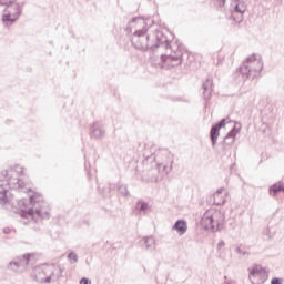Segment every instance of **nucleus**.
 I'll list each match as a JSON object with an SVG mask.
<instances>
[{
    "instance_id": "nucleus-27",
    "label": "nucleus",
    "mask_w": 284,
    "mask_h": 284,
    "mask_svg": "<svg viewBox=\"0 0 284 284\" xmlns=\"http://www.w3.org/2000/svg\"><path fill=\"white\" fill-rule=\"evenodd\" d=\"M68 258H69V261H73V263H78L79 262V256L74 252L69 253L68 254Z\"/></svg>"
},
{
    "instance_id": "nucleus-31",
    "label": "nucleus",
    "mask_w": 284,
    "mask_h": 284,
    "mask_svg": "<svg viewBox=\"0 0 284 284\" xmlns=\"http://www.w3.org/2000/svg\"><path fill=\"white\" fill-rule=\"evenodd\" d=\"M223 247H225V241L221 240V241L217 243V250H223Z\"/></svg>"
},
{
    "instance_id": "nucleus-23",
    "label": "nucleus",
    "mask_w": 284,
    "mask_h": 284,
    "mask_svg": "<svg viewBox=\"0 0 284 284\" xmlns=\"http://www.w3.org/2000/svg\"><path fill=\"white\" fill-rule=\"evenodd\" d=\"M262 234H263V236H265L267 239V241H271V239H273L275 236V233L272 232V229H270V226L264 229Z\"/></svg>"
},
{
    "instance_id": "nucleus-17",
    "label": "nucleus",
    "mask_w": 284,
    "mask_h": 284,
    "mask_svg": "<svg viewBox=\"0 0 284 284\" xmlns=\"http://www.w3.org/2000/svg\"><path fill=\"white\" fill-rule=\"evenodd\" d=\"M89 134L91 139H103V136H105V129L103 128V124H101V122H94L90 126Z\"/></svg>"
},
{
    "instance_id": "nucleus-36",
    "label": "nucleus",
    "mask_w": 284,
    "mask_h": 284,
    "mask_svg": "<svg viewBox=\"0 0 284 284\" xmlns=\"http://www.w3.org/2000/svg\"><path fill=\"white\" fill-rule=\"evenodd\" d=\"M9 1H14V3H17V0H9Z\"/></svg>"
},
{
    "instance_id": "nucleus-20",
    "label": "nucleus",
    "mask_w": 284,
    "mask_h": 284,
    "mask_svg": "<svg viewBox=\"0 0 284 284\" xmlns=\"http://www.w3.org/2000/svg\"><path fill=\"white\" fill-rule=\"evenodd\" d=\"M172 230H175L180 236H183L187 232V222L185 220H178Z\"/></svg>"
},
{
    "instance_id": "nucleus-33",
    "label": "nucleus",
    "mask_w": 284,
    "mask_h": 284,
    "mask_svg": "<svg viewBox=\"0 0 284 284\" xmlns=\"http://www.w3.org/2000/svg\"><path fill=\"white\" fill-rule=\"evenodd\" d=\"M7 3H10V0H0V6H7Z\"/></svg>"
},
{
    "instance_id": "nucleus-32",
    "label": "nucleus",
    "mask_w": 284,
    "mask_h": 284,
    "mask_svg": "<svg viewBox=\"0 0 284 284\" xmlns=\"http://www.w3.org/2000/svg\"><path fill=\"white\" fill-rule=\"evenodd\" d=\"M29 201H30L31 205H37V200L34 196H30Z\"/></svg>"
},
{
    "instance_id": "nucleus-5",
    "label": "nucleus",
    "mask_w": 284,
    "mask_h": 284,
    "mask_svg": "<svg viewBox=\"0 0 284 284\" xmlns=\"http://www.w3.org/2000/svg\"><path fill=\"white\" fill-rule=\"evenodd\" d=\"M4 6L6 8L3 9L1 16L3 26H12L13 23H17L21 17V12H23V6H26V2L19 4L18 2L9 1V3Z\"/></svg>"
},
{
    "instance_id": "nucleus-3",
    "label": "nucleus",
    "mask_w": 284,
    "mask_h": 284,
    "mask_svg": "<svg viewBox=\"0 0 284 284\" xmlns=\"http://www.w3.org/2000/svg\"><path fill=\"white\" fill-rule=\"evenodd\" d=\"M1 176L4 180H0V205H8L12 199H10V191L6 189V185L13 187L14 190H23L26 182L21 179H12L8 176V170L1 172Z\"/></svg>"
},
{
    "instance_id": "nucleus-28",
    "label": "nucleus",
    "mask_w": 284,
    "mask_h": 284,
    "mask_svg": "<svg viewBox=\"0 0 284 284\" xmlns=\"http://www.w3.org/2000/svg\"><path fill=\"white\" fill-rule=\"evenodd\" d=\"M110 192H111L110 187L100 190V194H102V196H104V199L110 197Z\"/></svg>"
},
{
    "instance_id": "nucleus-22",
    "label": "nucleus",
    "mask_w": 284,
    "mask_h": 284,
    "mask_svg": "<svg viewBox=\"0 0 284 284\" xmlns=\"http://www.w3.org/2000/svg\"><path fill=\"white\" fill-rule=\"evenodd\" d=\"M142 243L145 247V250L152 251L154 250L155 245H156V241L154 240L153 236H146L142 240Z\"/></svg>"
},
{
    "instance_id": "nucleus-11",
    "label": "nucleus",
    "mask_w": 284,
    "mask_h": 284,
    "mask_svg": "<svg viewBox=\"0 0 284 284\" xmlns=\"http://www.w3.org/2000/svg\"><path fill=\"white\" fill-rule=\"evenodd\" d=\"M248 278L252 284H265L268 278L267 271L261 265H255L251 270Z\"/></svg>"
},
{
    "instance_id": "nucleus-15",
    "label": "nucleus",
    "mask_w": 284,
    "mask_h": 284,
    "mask_svg": "<svg viewBox=\"0 0 284 284\" xmlns=\"http://www.w3.org/2000/svg\"><path fill=\"white\" fill-rule=\"evenodd\" d=\"M236 134H239V128H236V125H234L229 133L224 136L223 140V150H230V148H232V145L235 143L236 141Z\"/></svg>"
},
{
    "instance_id": "nucleus-8",
    "label": "nucleus",
    "mask_w": 284,
    "mask_h": 284,
    "mask_svg": "<svg viewBox=\"0 0 284 284\" xmlns=\"http://www.w3.org/2000/svg\"><path fill=\"white\" fill-rule=\"evenodd\" d=\"M151 63L154 68H165V63L171 68H176L183 63V52L178 51L174 54H161V57H151Z\"/></svg>"
},
{
    "instance_id": "nucleus-29",
    "label": "nucleus",
    "mask_w": 284,
    "mask_h": 284,
    "mask_svg": "<svg viewBox=\"0 0 284 284\" xmlns=\"http://www.w3.org/2000/svg\"><path fill=\"white\" fill-rule=\"evenodd\" d=\"M271 284H283V280H281L278 277H273L271 281Z\"/></svg>"
},
{
    "instance_id": "nucleus-25",
    "label": "nucleus",
    "mask_w": 284,
    "mask_h": 284,
    "mask_svg": "<svg viewBox=\"0 0 284 284\" xmlns=\"http://www.w3.org/2000/svg\"><path fill=\"white\" fill-rule=\"evenodd\" d=\"M149 205H148V202H143V201H138L136 203V209L140 211V212H146Z\"/></svg>"
},
{
    "instance_id": "nucleus-26",
    "label": "nucleus",
    "mask_w": 284,
    "mask_h": 284,
    "mask_svg": "<svg viewBox=\"0 0 284 284\" xmlns=\"http://www.w3.org/2000/svg\"><path fill=\"white\" fill-rule=\"evenodd\" d=\"M235 252L239 254V258H245V256H250V253L241 247H236Z\"/></svg>"
},
{
    "instance_id": "nucleus-24",
    "label": "nucleus",
    "mask_w": 284,
    "mask_h": 284,
    "mask_svg": "<svg viewBox=\"0 0 284 284\" xmlns=\"http://www.w3.org/2000/svg\"><path fill=\"white\" fill-rule=\"evenodd\" d=\"M118 192H120V194H121L122 196H130V192L128 191V186L124 185V184H120V185L118 186Z\"/></svg>"
},
{
    "instance_id": "nucleus-18",
    "label": "nucleus",
    "mask_w": 284,
    "mask_h": 284,
    "mask_svg": "<svg viewBox=\"0 0 284 284\" xmlns=\"http://www.w3.org/2000/svg\"><path fill=\"white\" fill-rule=\"evenodd\" d=\"M212 87H213L212 79H206L202 84L203 98L205 101H210L212 97V92L214 90Z\"/></svg>"
},
{
    "instance_id": "nucleus-30",
    "label": "nucleus",
    "mask_w": 284,
    "mask_h": 284,
    "mask_svg": "<svg viewBox=\"0 0 284 284\" xmlns=\"http://www.w3.org/2000/svg\"><path fill=\"white\" fill-rule=\"evenodd\" d=\"M80 284H92V281H90V278H88V277H82L80 280Z\"/></svg>"
},
{
    "instance_id": "nucleus-6",
    "label": "nucleus",
    "mask_w": 284,
    "mask_h": 284,
    "mask_svg": "<svg viewBox=\"0 0 284 284\" xmlns=\"http://www.w3.org/2000/svg\"><path fill=\"white\" fill-rule=\"evenodd\" d=\"M174 164V155L170 150L163 149L155 154V165L156 171L160 172L162 176H166L172 172V165Z\"/></svg>"
},
{
    "instance_id": "nucleus-14",
    "label": "nucleus",
    "mask_w": 284,
    "mask_h": 284,
    "mask_svg": "<svg viewBox=\"0 0 284 284\" xmlns=\"http://www.w3.org/2000/svg\"><path fill=\"white\" fill-rule=\"evenodd\" d=\"M47 270L49 271L47 273L45 284L59 281L63 274L60 266H47Z\"/></svg>"
},
{
    "instance_id": "nucleus-2",
    "label": "nucleus",
    "mask_w": 284,
    "mask_h": 284,
    "mask_svg": "<svg viewBox=\"0 0 284 284\" xmlns=\"http://www.w3.org/2000/svg\"><path fill=\"white\" fill-rule=\"evenodd\" d=\"M239 70L244 81H247V79L254 81L256 77H261V71L263 70V60L256 54H252L243 62L242 65H240Z\"/></svg>"
},
{
    "instance_id": "nucleus-13",
    "label": "nucleus",
    "mask_w": 284,
    "mask_h": 284,
    "mask_svg": "<svg viewBox=\"0 0 284 284\" xmlns=\"http://www.w3.org/2000/svg\"><path fill=\"white\" fill-rule=\"evenodd\" d=\"M29 263H30V254L22 255L21 257L13 258V261L9 263L8 268L12 270L13 272H17L19 267H28Z\"/></svg>"
},
{
    "instance_id": "nucleus-21",
    "label": "nucleus",
    "mask_w": 284,
    "mask_h": 284,
    "mask_svg": "<svg viewBox=\"0 0 284 284\" xmlns=\"http://www.w3.org/2000/svg\"><path fill=\"white\" fill-rule=\"evenodd\" d=\"M278 192H284V184L283 182H280L278 184H273L268 189L270 196H276Z\"/></svg>"
},
{
    "instance_id": "nucleus-16",
    "label": "nucleus",
    "mask_w": 284,
    "mask_h": 284,
    "mask_svg": "<svg viewBox=\"0 0 284 284\" xmlns=\"http://www.w3.org/2000/svg\"><path fill=\"white\" fill-rule=\"evenodd\" d=\"M48 270L47 267L36 266L32 272V278L36 281V283H45V280L48 278Z\"/></svg>"
},
{
    "instance_id": "nucleus-7",
    "label": "nucleus",
    "mask_w": 284,
    "mask_h": 284,
    "mask_svg": "<svg viewBox=\"0 0 284 284\" xmlns=\"http://www.w3.org/2000/svg\"><path fill=\"white\" fill-rule=\"evenodd\" d=\"M156 155L154 153L149 154L148 150L144 151L143 160L136 165L138 172L146 173L148 181H158L154 172H159L156 169Z\"/></svg>"
},
{
    "instance_id": "nucleus-12",
    "label": "nucleus",
    "mask_w": 284,
    "mask_h": 284,
    "mask_svg": "<svg viewBox=\"0 0 284 284\" xmlns=\"http://www.w3.org/2000/svg\"><path fill=\"white\" fill-rule=\"evenodd\" d=\"M227 123H231L230 118H224L220 122L213 124L211 128L210 136L213 148L216 145V141H219V136L221 135V128H225Z\"/></svg>"
},
{
    "instance_id": "nucleus-1",
    "label": "nucleus",
    "mask_w": 284,
    "mask_h": 284,
    "mask_svg": "<svg viewBox=\"0 0 284 284\" xmlns=\"http://www.w3.org/2000/svg\"><path fill=\"white\" fill-rule=\"evenodd\" d=\"M148 30H150L148 20L143 18H133L129 22L125 32L132 33L133 31L131 43L135 50H140L141 52H148V50L154 52L156 48L172 50L170 40H168V37H165L162 31L155 30L153 33H148Z\"/></svg>"
},
{
    "instance_id": "nucleus-9",
    "label": "nucleus",
    "mask_w": 284,
    "mask_h": 284,
    "mask_svg": "<svg viewBox=\"0 0 284 284\" xmlns=\"http://www.w3.org/2000/svg\"><path fill=\"white\" fill-rule=\"evenodd\" d=\"M219 219H221V212L219 211H215L214 213L207 211L204 213L202 217V225L204 230H210V232H219L222 225Z\"/></svg>"
},
{
    "instance_id": "nucleus-35",
    "label": "nucleus",
    "mask_w": 284,
    "mask_h": 284,
    "mask_svg": "<svg viewBox=\"0 0 284 284\" xmlns=\"http://www.w3.org/2000/svg\"><path fill=\"white\" fill-rule=\"evenodd\" d=\"M19 174H23V168H20V171H18Z\"/></svg>"
},
{
    "instance_id": "nucleus-10",
    "label": "nucleus",
    "mask_w": 284,
    "mask_h": 284,
    "mask_svg": "<svg viewBox=\"0 0 284 284\" xmlns=\"http://www.w3.org/2000/svg\"><path fill=\"white\" fill-rule=\"evenodd\" d=\"M27 200L22 199L18 201V210L21 212V216L23 219H26L27 216H31V219H34V212L37 214V216H40L41 219H45L48 217V211L43 210V209H32L26 205Z\"/></svg>"
},
{
    "instance_id": "nucleus-4",
    "label": "nucleus",
    "mask_w": 284,
    "mask_h": 284,
    "mask_svg": "<svg viewBox=\"0 0 284 284\" xmlns=\"http://www.w3.org/2000/svg\"><path fill=\"white\" fill-rule=\"evenodd\" d=\"M213 6H217V8H225L226 3H230L229 10L231 12V19L235 23H241L243 21V14L247 10V6H245L244 1L240 0H212Z\"/></svg>"
},
{
    "instance_id": "nucleus-34",
    "label": "nucleus",
    "mask_w": 284,
    "mask_h": 284,
    "mask_svg": "<svg viewBox=\"0 0 284 284\" xmlns=\"http://www.w3.org/2000/svg\"><path fill=\"white\" fill-rule=\"evenodd\" d=\"M3 232H4L6 234H10V227L3 229Z\"/></svg>"
},
{
    "instance_id": "nucleus-19",
    "label": "nucleus",
    "mask_w": 284,
    "mask_h": 284,
    "mask_svg": "<svg viewBox=\"0 0 284 284\" xmlns=\"http://www.w3.org/2000/svg\"><path fill=\"white\" fill-rule=\"evenodd\" d=\"M223 192H225V187H220L213 194L214 205H217V206L225 205L226 200H225V196H223Z\"/></svg>"
}]
</instances>
